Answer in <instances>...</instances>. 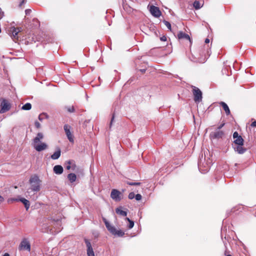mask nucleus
<instances>
[{
    "mask_svg": "<svg viewBox=\"0 0 256 256\" xmlns=\"http://www.w3.org/2000/svg\"><path fill=\"white\" fill-rule=\"evenodd\" d=\"M44 138V134L42 132L37 134L36 136L34 138L32 141V146L34 148L37 152L42 151L48 148V145L45 142H40V140Z\"/></svg>",
    "mask_w": 256,
    "mask_h": 256,
    "instance_id": "1",
    "label": "nucleus"
},
{
    "mask_svg": "<svg viewBox=\"0 0 256 256\" xmlns=\"http://www.w3.org/2000/svg\"><path fill=\"white\" fill-rule=\"evenodd\" d=\"M102 220L104 222L107 230L112 234L118 237H122L124 236V231L120 230H116L114 226L109 223L105 218H102Z\"/></svg>",
    "mask_w": 256,
    "mask_h": 256,
    "instance_id": "2",
    "label": "nucleus"
},
{
    "mask_svg": "<svg viewBox=\"0 0 256 256\" xmlns=\"http://www.w3.org/2000/svg\"><path fill=\"white\" fill-rule=\"evenodd\" d=\"M41 180L38 175L32 176L29 182L30 184V189L32 191L37 192L40 189Z\"/></svg>",
    "mask_w": 256,
    "mask_h": 256,
    "instance_id": "3",
    "label": "nucleus"
},
{
    "mask_svg": "<svg viewBox=\"0 0 256 256\" xmlns=\"http://www.w3.org/2000/svg\"><path fill=\"white\" fill-rule=\"evenodd\" d=\"M225 125L224 122H222L216 128L214 131L212 132L210 134V138L211 140L222 138L224 135V132L221 128Z\"/></svg>",
    "mask_w": 256,
    "mask_h": 256,
    "instance_id": "4",
    "label": "nucleus"
},
{
    "mask_svg": "<svg viewBox=\"0 0 256 256\" xmlns=\"http://www.w3.org/2000/svg\"><path fill=\"white\" fill-rule=\"evenodd\" d=\"M192 88L194 100L196 103H199L202 100V92L196 86H192Z\"/></svg>",
    "mask_w": 256,
    "mask_h": 256,
    "instance_id": "5",
    "label": "nucleus"
},
{
    "mask_svg": "<svg viewBox=\"0 0 256 256\" xmlns=\"http://www.w3.org/2000/svg\"><path fill=\"white\" fill-rule=\"evenodd\" d=\"M110 197L116 202H119L122 198L123 194L119 190L113 189L110 193Z\"/></svg>",
    "mask_w": 256,
    "mask_h": 256,
    "instance_id": "6",
    "label": "nucleus"
},
{
    "mask_svg": "<svg viewBox=\"0 0 256 256\" xmlns=\"http://www.w3.org/2000/svg\"><path fill=\"white\" fill-rule=\"evenodd\" d=\"M0 107V114H3L8 112L10 108V104L8 103V101L4 99L1 102Z\"/></svg>",
    "mask_w": 256,
    "mask_h": 256,
    "instance_id": "7",
    "label": "nucleus"
},
{
    "mask_svg": "<svg viewBox=\"0 0 256 256\" xmlns=\"http://www.w3.org/2000/svg\"><path fill=\"white\" fill-rule=\"evenodd\" d=\"M64 128L69 141L71 142H74V136L70 130V126L68 124H65L64 126Z\"/></svg>",
    "mask_w": 256,
    "mask_h": 256,
    "instance_id": "8",
    "label": "nucleus"
},
{
    "mask_svg": "<svg viewBox=\"0 0 256 256\" xmlns=\"http://www.w3.org/2000/svg\"><path fill=\"white\" fill-rule=\"evenodd\" d=\"M150 11L151 14L156 18H159L162 14V12L160 10V8L154 6H150Z\"/></svg>",
    "mask_w": 256,
    "mask_h": 256,
    "instance_id": "9",
    "label": "nucleus"
},
{
    "mask_svg": "<svg viewBox=\"0 0 256 256\" xmlns=\"http://www.w3.org/2000/svg\"><path fill=\"white\" fill-rule=\"evenodd\" d=\"M19 249L20 250H27L30 251V245L28 241L26 239H24L20 244Z\"/></svg>",
    "mask_w": 256,
    "mask_h": 256,
    "instance_id": "10",
    "label": "nucleus"
},
{
    "mask_svg": "<svg viewBox=\"0 0 256 256\" xmlns=\"http://www.w3.org/2000/svg\"><path fill=\"white\" fill-rule=\"evenodd\" d=\"M84 242L87 247L88 256H94V254L90 242L86 238L84 239Z\"/></svg>",
    "mask_w": 256,
    "mask_h": 256,
    "instance_id": "11",
    "label": "nucleus"
},
{
    "mask_svg": "<svg viewBox=\"0 0 256 256\" xmlns=\"http://www.w3.org/2000/svg\"><path fill=\"white\" fill-rule=\"evenodd\" d=\"M21 30L20 28H13L11 33L10 36L14 40H18V34Z\"/></svg>",
    "mask_w": 256,
    "mask_h": 256,
    "instance_id": "12",
    "label": "nucleus"
},
{
    "mask_svg": "<svg viewBox=\"0 0 256 256\" xmlns=\"http://www.w3.org/2000/svg\"><path fill=\"white\" fill-rule=\"evenodd\" d=\"M243 145H236V146H232L233 148H234L235 152H237L238 154H244L246 149L244 148Z\"/></svg>",
    "mask_w": 256,
    "mask_h": 256,
    "instance_id": "13",
    "label": "nucleus"
},
{
    "mask_svg": "<svg viewBox=\"0 0 256 256\" xmlns=\"http://www.w3.org/2000/svg\"><path fill=\"white\" fill-rule=\"evenodd\" d=\"M11 200L12 201H20L21 202H22L24 204V206L28 210V208H30V202L28 200H26V198H20V199H18V198H12L11 199Z\"/></svg>",
    "mask_w": 256,
    "mask_h": 256,
    "instance_id": "14",
    "label": "nucleus"
},
{
    "mask_svg": "<svg viewBox=\"0 0 256 256\" xmlns=\"http://www.w3.org/2000/svg\"><path fill=\"white\" fill-rule=\"evenodd\" d=\"M124 220V222L126 224V228L128 229H131L134 227V223L133 220H130L128 218H125Z\"/></svg>",
    "mask_w": 256,
    "mask_h": 256,
    "instance_id": "15",
    "label": "nucleus"
},
{
    "mask_svg": "<svg viewBox=\"0 0 256 256\" xmlns=\"http://www.w3.org/2000/svg\"><path fill=\"white\" fill-rule=\"evenodd\" d=\"M178 39H185L190 42V38L189 35L182 31L178 34Z\"/></svg>",
    "mask_w": 256,
    "mask_h": 256,
    "instance_id": "16",
    "label": "nucleus"
},
{
    "mask_svg": "<svg viewBox=\"0 0 256 256\" xmlns=\"http://www.w3.org/2000/svg\"><path fill=\"white\" fill-rule=\"evenodd\" d=\"M54 172L56 174H60L64 172V168L60 165H56L53 168Z\"/></svg>",
    "mask_w": 256,
    "mask_h": 256,
    "instance_id": "17",
    "label": "nucleus"
},
{
    "mask_svg": "<svg viewBox=\"0 0 256 256\" xmlns=\"http://www.w3.org/2000/svg\"><path fill=\"white\" fill-rule=\"evenodd\" d=\"M50 224L51 226H52L54 228H57L58 226H60L61 224V221L60 219H52Z\"/></svg>",
    "mask_w": 256,
    "mask_h": 256,
    "instance_id": "18",
    "label": "nucleus"
},
{
    "mask_svg": "<svg viewBox=\"0 0 256 256\" xmlns=\"http://www.w3.org/2000/svg\"><path fill=\"white\" fill-rule=\"evenodd\" d=\"M220 104L224 110L225 111L226 114L228 116L230 114V108L226 103L221 102Z\"/></svg>",
    "mask_w": 256,
    "mask_h": 256,
    "instance_id": "19",
    "label": "nucleus"
},
{
    "mask_svg": "<svg viewBox=\"0 0 256 256\" xmlns=\"http://www.w3.org/2000/svg\"><path fill=\"white\" fill-rule=\"evenodd\" d=\"M61 151L60 148H58L57 150L51 156L50 158L52 160H58L60 156Z\"/></svg>",
    "mask_w": 256,
    "mask_h": 256,
    "instance_id": "20",
    "label": "nucleus"
},
{
    "mask_svg": "<svg viewBox=\"0 0 256 256\" xmlns=\"http://www.w3.org/2000/svg\"><path fill=\"white\" fill-rule=\"evenodd\" d=\"M234 144L233 146L236 145H243L244 144V140L241 136L238 137L236 138H234Z\"/></svg>",
    "mask_w": 256,
    "mask_h": 256,
    "instance_id": "21",
    "label": "nucleus"
},
{
    "mask_svg": "<svg viewBox=\"0 0 256 256\" xmlns=\"http://www.w3.org/2000/svg\"><path fill=\"white\" fill-rule=\"evenodd\" d=\"M116 212L117 214H120L123 216H126L127 215V212L123 210L122 207L118 208L116 209Z\"/></svg>",
    "mask_w": 256,
    "mask_h": 256,
    "instance_id": "22",
    "label": "nucleus"
},
{
    "mask_svg": "<svg viewBox=\"0 0 256 256\" xmlns=\"http://www.w3.org/2000/svg\"><path fill=\"white\" fill-rule=\"evenodd\" d=\"M68 178L71 183H72L76 180V174L74 173H70L68 175Z\"/></svg>",
    "mask_w": 256,
    "mask_h": 256,
    "instance_id": "23",
    "label": "nucleus"
},
{
    "mask_svg": "<svg viewBox=\"0 0 256 256\" xmlns=\"http://www.w3.org/2000/svg\"><path fill=\"white\" fill-rule=\"evenodd\" d=\"M198 167L199 168V170L202 173H204V174L207 172L210 169V166L208 164H206V168L204 170H202V166H201V162L198 163Z\"/></svg>",
    "mask_w": 256,
    "mask_h": 256,
    "instance_id": "24",
    "label": "nucleus"
},
{
    "mask_svg": "<svg viewBox=\"0 0 256 256\" xmlns=\"http://www.w3.org/2000/svg\"><path fill=\"white\" fill-rule=\"evenodd\" d=\"M31 108H32L31 104L29 102H28V103L26 104H24L22 106V109L23 110H30L31 109Z\"/></svg>",
    "mask_w": 256,
    "mask_h": 256,
    "instance_id": "25",
    "label": "nucleus"
},
{
    "mask_svg": "<svg viewBox=\"0 0 256 256\" xmlns=\"http://www.w3.org/2000/svg\"><path fill=\"white\" fill-rule=\"evenodd\" d=\"M48 118V115L46 114V113H42V114H40L39 116H38V120H40V121H42L43 120L45 119V118Z\"/></svg>",
    "mask_w": 256,
    "mask_h": 256,
    "instance_id": "26",
    "label": "nucleus"
},
{
    "mask_svg": "<svg viewBox=\"0 0 256 256\" xmlns=\"http://www.w3.org/2000/svg\"><path fill=\"white\" fill-rule=\"evenodd\" d=\"M194 7L196 9L198 10L202 8V6H201L200 3L199 1L196 0L194 2L193 4Z\"/></svg>",
    "mask_w": 256,
    "mask_h": 256,
    "instance_id": "27",
    "label": "nucleus"
},
{
    "mask_svg": "<svg viewBox=\"0 0 256 256\" xmlns=\"http://www.w3.org/2000/svg\"><path fill=\"white\" fill-rule=\"evenodd\" d=\"M126 183L130 186H140V182H126Z\"/></svg>",
    "mask_w": 256,
    "mask_h": 256,
    "instance_id": "28",
    "label": "nucleus"
},
{
    "mask_svg": "<svg viewBox=\"0 0 256 256\" xmlns=\"http://www.w3.org/2000/svg\"><path fill=\"white\" fill-rule=\"evenodd\" d=\"M164 22L165 26L167 27V28L168 30H171V24H170L168 22L166 21V20H164Z\"/></svg>",
    "mask_w": 256,
    "mask_h": 256,
    "instance_id": "29",
    "label": "nucleus"
},
{
    "mask_svg": "<svg viewBox=\"0 0 256 256\" xmlns=\"http://www.w3.org/2000/svg\"><path fill=\"white\" fill-rule=\"evenodd\" d=\"M135 196L134 193V192H131L129 194L128 198L130 200L133 199Z\"/></svg>",
    "mask_w": 256,
    "mask_h": 256,
    "instance_id": "30",
    "label": "nucleus"
},
{
    "mask_svg": "<svg viewBox=\"0 0 256 256\" xmlns=\"http://www.w3.org/2000/svg\"><path fill=\"white\" fill-rule=\"evenodd\" d=\"M134 198L136 200H140L142 199V196L141 194H138L135 195Z\"/></svg>",
    "mask_w": 256,
    "mask_h": 256,
    "instance_id": "31",
    "label": "nucleus"
},
{
    "mask_svg": "<svg viewBox=\"0 0 256 256\" xmlns=\"http://www.w3.org/2000/svg\"><path fill=\"white\" fill-rule=\"evenodd\" d=\"M240 136H239L238 132H235L234 134H233V138L234 139V138H237L238 137H239Z\"/></svg>",
    "mask_w": 256,
    "mask_h": 256,
    "instance_id": "32",
    "label": "nucleus"
},
{
    "mask_svg": "<svg viewBox=\"0 0 256 256\" xmlns=\"http://www.w3.org/2000/svg\"><path fill=\"white\" fill-rule=\"evenodd\" d=\"M34 124L36 127L38 128H39L40 127V124L38 122H36Z\"/></svg>",
    "mask_w": 256,
    "mask_h": 256,
    "instance_id": "33",
    "label": "nucleus"
},
{
    "mask_svg": "<svg viewBox=\"0 0 256 256\" xmlns=\"http://www.w3.org/2000/svg\"><path fill=\"white\" fill-rule=\"evenodd\" d=\"M160 40L165 42L167 38L165 36H163L160 38Z\"/></svg>",
    "mask_w": 256,
    "mask_h": 256,
    "instance_id": "34",
    "label": "nucleus"
},
{
    "mask_svg": "<svg viewBox=\"0 0 256 256\" xmlns=\"http://www.w3.org/2000/svg\"><path fill=\"white\" fill-rule=\"evenodd\" d=\"M31 12V10L30 9H26L25 10L26 14L28 15L30 14Z\"/></svg>",
    "mask_w": 256,
    "mask_h": 256,
    "instance_id": "35",
    "label": "nucleus"
},
{
    "mask_svg": "<svg viewBox=\"0 0 256 256\" xmlns=\"http://www.w3.org/2000/svg\"><path fill=\"white\" fill-rule=\"evenodd\" d=\"M68 166H66V168L67 170H70V168H71V166H70V161H68Z\"/></svg>",
    "mask_w": 256,
    "mask_h": 256,
    "instance_id": "36",
    "label": "nucleus"
},
{
    "mask_svg": "<svg viewBox=\"0 0 256 256\" xmlns=\"http://www.w3.org/2000/svg\"><path fill=\"white\" fill-rule=\"evenodd\" d=\"M68 111L70 112H74V108H70L68 109Z\"/></svg>",
    "mask_w": 256,
    "mask_h": 256,
    "instance_id": "37",
    "label": "nucleus"
},
{
    "mask_svg": "<svg viewBox=\"0 0 256 256\" xmlns=\"http://www.w3.org/2000/svg\"><path fill=\"white\" fill-rule=\"evenodd\" d=\"M114 114H113L112 115V120H111V122H110V126H112V122L114 120Z\"/></svg>",
    "mask_w": 256,
    "mask_h": 256,
    "instance_id": "38",
    "label": "nucleus"
},
{
    "mask_svg": "<svg viewBox=\"0 0 256 256\" xmlns=\"http://www.w3.org/2000/svg\"><path fill=\"white\" fill-rule=\"evenodd\" d=\"M252 126H256V121L252 122L251 124Z\"/></svg>",
    "mask_w": 256,
    "mask_h": 256,
    "instance_id": "39",
    "label": "nucleus"
},
{
    "mask_svg": "<svg viewBox=\"0 0 256 256\" xmlns=\"http://www.w3.org/2000/svg\"><path fill=\"white\" fill-rule=\"evenodd\" d=\"M206 58H204L202 60H199L198 62L201 63H204L206 62Z\"/></svg>",
    "mask_w": 256,
    "mask_h": 256,
    "instance_id": "40",
    "label": "nucleus"
},
{
    "mask_svg": "<svg viewBox=\"0 0 256 256\" xmlns=\"http://www.w3.org/2000/svg\"><path fill=\"white\" fill-rule=\"evenodd\" d=\"M139 70L140 72H141L142 73H144L146 72V70L144 68V69H140Z\"/></svg>",
    "mask_w": 256,
    "mask_h": 256,
    "instance_id": "41",
    "label": "nucleus"
},
{
    "mask_svg": "<svg viewBox=\"0 0 256 256\" xmlns=\"http://www.w3.org/2000/svg\"><path fill=\"white\" fill-rule=\"evenodd\" d=\"M205 43L206 44H208L210 42V40L208 38H206V40H205V41H204Z\"/></svg>",
    "mask_w": 256,
    "mask_h": 256,
    "instance_id": "42",
    "label": "nucleus"
},
{
    "mask_svg": "<svg viewBox=\"0 0 256 256\" xmlns=\"http://www.w3.org/2000/svg\"><path fill=\"white\" fill-rule=\"evenodd\" d=\"M4 200V198L2 196H0V203L1 202H2V201Z\"/></svg>",
    "mask_w": 256,
    "mask_h": 256,
    "instance_id": "43",
    "label": "nucleus"
},
{
    "mask_svg": "<svg viewBox=\"0 0 256 256\" xmlns=\"http://www.w3.org/2000/svg\"><path fill=\"white\" fill-rule=\"evenodd\" d=\"M2 256H10L8 253H5Z\"/></svg>",
    "mask_w": 256,
    "mask_h": 256,
    "instance_id": "44",
    "label": "nucleus"
},
{
    "mask_svg": "<svg viewBox=\"0 0 256 256\" xmlns=\"http://www.w3.org/2000/svg\"><path fill=\"white\" fill-rule=\"evenodd\" d=\"M223 242L224 244V245L226 248V243L224 240H223Z\"/></svg>",
    "mask_w": 256,
    "mask_h": 256,
    "instance_id": "45",
    "label": "nucleus"
},
{
    "mask_svg": "<svg viewBox=\"0 0 256 256\" xmlns=\"http://www.w3.org/2000/svg\"><path fill=\"white\" fill-rule=\"evenodd\" d=\"M214 127V126H212L211 128H209L210 130H212L213 129V128Z\"/></svg>",
    "mask_w": 256,
    "mask_h": 256,
    "instance_id": "46",
    "label": "nucleus"
},
{
    "mask_svg": "<svg viewBox=\"0 0 256 256\" xmlns=\"http://www.w3.org/2000/svg\"><path fill=\"white\" fill-rule=\"evenodd\" d=\"M24 2V0L22 1V2L20 4V6H21Z\"/></svg>",
    "mask_w": 256,
    "mask_h": 256,
    "instance_id": "47",
    "label": "nucleus"
},
{
    "mask_svg": "<svg viewBox=\"0 0 256 256\" xmlns=\"http://www.w3.org/2000/svg\"><path fill=\"white\" fill-rule=\"evenodd\" d=\"M60 231V229L58 228V230H57V232H58Z\"/></svg>",
    "mask_w": 256,
    "mask_h": 256,
    "instance_id": "48",
    "label": "nucleus"
},
{
    "mask_svg": "<svg viewBox=\"0 0 256 256\" xmlns=\"http://www.w3.org/2000/svg\"><path fill=\"white\" fill-rule=\"evenodd\" d=\"M232 256V255H230V254H228V255H227V256Z\"/></svg>",
    "mask_w": 256,
    "mask_h": 256,
    "instance_id": "49",
    "label": "nucleus"
},
{
    "mask_svg": "<svg viewBox=\"0 0 256 256\" xmlns=\"http://www.w3.org/2000/svg\"><path fill=\"white\" fill-rule=\"evenodd\" d=\"M221 238H222V239L223 240V238H222V235L221 236Z\"/></svg>",
    "mask_w": 256,
    "mask_h": 256,
    "instance_id": "50",
    "label": "nucleus"
}]
</instances>
